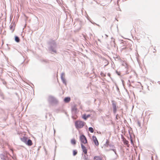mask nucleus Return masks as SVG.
Instances as JSON below:
<instances>
[{"mask_svg":"<svg viewBox=\"0 0 160 160\" xmlns=\"http://www.w3.org/2000/svg\"><path fill=\"white\" fill-rule=\"evenodd\" d=\"M49 47L48 48L49 51L52 53H57L56 49L57 45L55 41L52 40L49 42L48 43Z\"/></svg>","mask_w":160,"mask_h":160,"instance_id":"1","label":"nucleus"},{"mask_svg":"<svg viewBox=\"0 0 160 160\" xmlns=\"http://www.w3.org/2000/svg\"><path fill=\"white\" fill-rule=\"evenodd\" d=\"M48 102L52 105H56L58 102V100L54 97L51 95L48 96Z\"/></svg>","mask_w":160,"mask_h":160,"instance_id":"2","label":"nucleus"},{"mask_svg":"<svg viewBox=\"0 0 160 160\" xmlns=\"http://www.w3.org/2000/svg\"><path fill=\"white\" fill-rule=\"evenodd\" d=\"M85 122L81 121H77L75 122V124L76 128L78 129L82 128L84 125Z\"/></svg>","mask_w":160,"mask_h":160,"instance_id":"3","label":"nucleus"},{"mask_svg":"<svg viewBox=\"0 0 160 160\" xmlns=\"http://www.w3.org/2000/svg\"><path fill=\"white\" fill-rule=\"evenodd\" d=\"M80 140L82 143V144H85L88 143L87 138L83 134L81 135L80 136Z\"/></svg>","mask_w":160,"mask_h":160,"instance_id":"4","label":"nucleus"},{"mask_svg":"<svg viewBox=\"0 0 160 160\" xmlns=\"http://www.w3.org/2000/svg\"><path fill=\"white\" fill-rule=\"evenodd\" d=\"M112 105L113 108V113L115 114L117 111V107H116V103H115V102L113 101H112Z\"/></svg>","mask_w":160,"mask_h":160,"instance_id":"5","label":"nucleus"},{"mask_svg":"<svg viewBox=\"0 0 160 160\" xmlns=\"http://www.w3.org/2000/svg\"><path fill=\"white\" fill-rule=\"evenodd\" d=\"M65 76V73L64 72H62L61 75V79L64 84L66 86L67 85V83L65 79L64 78V77Z\"/></svg>","mask_w":160,"mask_h":160,"instance_id":"6","label":"nucleus"},{"mask_svg":"<svg viewBox=\"0 0 160 160\" xmlns=\"http://www.w3.org/2000/svg\"><path fill=\"white\" fill-rule=\"evenodd\" d=\"M81 145L83 152H84V154H87V150L86 148L82 144H81Z\"/></svg>","mask_w":160,"mask_h":160,"instance_id":"7","label":"nucleus"},{"mask_svg":"<svg viewBox=\"0 0 160 160\" xmlns=\"http://www.w3.org/2000/svg\"><path fill=\"white\" fill-rule=\"evenodd\" d=\"M92 139L93 142L95 144L96 146H98L99 145V143L98 140L96 136H93L92 137Z\"/></svg>","mask_w":160,"mask_h":160,"instance_id":"8","label":"nucleus"},{"mask_svg":"<svg viewBox=\"0 0 160 160\" xmlns=\"http://www.w3.org/2000/svg\"><path fill=\"white\" fill-rule=\"evenodd\" d=\"M28 139V138L26 137H23L22 138H21V141L25 144Z\"/></svg>","mask_w":160,"mask_h":160,"instance_id":"9","label":"nucleus"},{"mask_svg":"<svg viewBox=\"0 0 160 160\" xmlns=\"http://www.w3.org/2000/svg\"><path fill=\"white\" fill-rule=\"evenodd\" d=\"M26 144L28 146H31L32 144V140L30 139H28Z\"/></svg>","mask_w":160,"mask_h":160,"instance_id":"10","label":"nucleus"},{"mask_svg":"<svg viewBox=\"0 0 160 160\" xmlns=\"http://www.w3.org/2000/svg\"><path fill=\"white\" fill-rule=\"evenodd\" d=\"M90 116V115L89 114L88 115H86V114H84L82 117V118L85 120H86L87 118Z\"/></svg>","mask_w":160,"mask_h":160,"instance_id":"11","label":"nucleus"},{"mask_svg":"<svg viewBox=\"0 0 160 160\" xmlns=\"http://www.w3.org/2000/svg\"><path fill=\"white\" fill-rule=\"evenodd\" d=\"M71 100V98L69 97H67L64 98V101L65 102L68 103V102Z\"/></svg>","mask_w":160,"mask_h":160,"instance_id":"12","label":"nucleus"},{"mask_svg":"<svg viewBox=\"0 0 160 160\" xmlns=\"http://www.w3.org/2000/svg\"><path fill=\"white\" fill-rule=\"evenodd\" d=\"M103 62H104L105 64V65L104 66V67H105L107 65H108V64L109 62H108V61L107 59L104 58L103 59Z\"/></svg>","mask_w":160,"mask_h":160,"instance_id":"13","label":"nucleus"},{"mask_svg":"<svg viewBox=\"0 0 160 160\" xmlns=\"http://www.w3.org/2000/svg\"><path fill=\"white\" fill-rule=\"evenodd\" d=\"M15 41L17 42H19L20 39L17 36H15Z\"/></svg>","mask_w":160,"mask_h":160,"instance_id":"14","label":"nucleus"},{"mask_svg":"<svg viewBox=\"0 0 160 160\" xmlns=\"http://www.w3.org/2000/svg\"><path fill=\"white\" fill-rule=\"evenodd\" d=\"M14 24H13V25H12L11 24L10 26V30H11L12 31V32L14 30Z\"/></svg>","mask_w":160,"mask_h":160,"instance_id":"15","label":"nucleus"},{"mask_svg":"<svg viewBox=\"0 0 160 160\" xmlns=\"http://www.w3.org/2000/svg\"><path fill=\"white\" fill-rule=\"evenodd\" d=\"M83 158L85 160H90V159L88 158L87 154H84V155L83 157Z\"/></svg>","mask_w":160,"mask_h":160,"instance_id":"16","label":"nucleus"},{"mask_svg":"<svg viewBox=\"0 0 160 160\" xmlns=\"http://www.w3.org/2000/svg\"><path fill=\"white\" fill-rule=\"evenodd\" d=\"M94 160H102L99 157L95 156L94 157Z\"/></svg>","mask_w":160,"mask_h":160,"instance_id":"17","label":"nucleus"},{"mask_svg":"<svg viewBox=\"0 0 160 160\" xmlns=\"http://www.w3.org/2000/svg\"><path fill=\"white\" fill-rule=\"evenodd\" d=\"M88 130L91 133H93L94 132V129L91 127L89 128Z\"/></svg>","mask_w":160,"mask_h":160,"instance_id":"18","label":"nucleus"},{"mask_svg":"<svg viewBox=\"0 0 160 160\" xmlns=\"http://www.w3.org/2000/svg\"><path fill=\"white\" fill-rule=\"evenodd\" d=\"M76 142L75 139H73L71 140V143L72 144L74 145L76 144Z\"/></svg>","mask_w":160,"mask_h":160,"instance_id":"19","label":"nucleus"},{"mask_svg":"<svg viewBox=\"0 0 160 160\" xmlns=\"http://www.w3.org/2000/svg\"><path fill=\"white\" fill-rule=\"evenodd\" d=\"M123 143L124 144L128 146V145L129 142L128 140H126V139H125L123 141Z\"/></svg>","mask_w":160,"mask_h":160,"instance_id":"20","label":"nucleus"},{"mask_svg":"<svg viewBox=\"0 0 160 160\" xmlns=\"http://www.w3.org/2000/svg\"><path fill=\"white\" fill-rule=\"evenodd\" d=\"M77 151L76 150H74L73 151V155L74 156H75L77 154Z\"/></svg>","mask_w":160,"mask_h":160,"instance_id":"21","label":"nucleus"},{"mask_svg":"<svg viewBox=\"0 0 160 160\" xmlns=\"http://www.w3.org/2000/svg\"><path fill=\"white\" fill-rule=\"evenodd\" d=\"M41 62H44L45 63H47L48 62V61L46 59H43L42 60H41Z\"/></svg>","mask_w":160,"mask_h":160,"instance_id":"22","label":"nucleus"},{"mask_svg":"<svg viewBox=\"0 0 160 160\" xmlns=\"http://www.w3.org/2000/svg\"><path fill=\"white\" fill-rule=\"evenodd\" d=\"M108 146H109L111 148H115L114 146L111 143L108 144Z\"/></svg>","mask_w":160,"mask_h":160,"instance_id":"23","label":"nucleus"},{"mask_svg":"<svg viewBox=\"0 0 160 160\" xmlns=\"http://www.w3.org/2000/svg\"><path fill=\"white\" fill-rule=\"evenodd\" d=\"M109 142V141L108 140H107V141L106 142L105 144L107 147H108V144H110Z\"/></svg>","mask_w":160,"mask_h":160,"instance_id":"24","label":"nucleus"},{"mask_svg":"<svg viewBox=\"0 0 160 160\" xmlns=\"http://www.w3.org/2000/svg\"><path fill=\"white\" fill-rule=\"evenodd\" d=\"M110 150L113 151L114 152L115 151V150H116L115 149V148H112L110 149Z\"/></svg>","mask_w":160,"mask_h":160,"instance_id":"25","label":"nucleus"},{"mask_svg":"<svg viewBox=\"0 0 160 160\" xmlns=\"http://www.w3.org/2000/svg\"><path fill=\"white\" fill-rule=\"evenodd\" d=\"M137 123H138V126L139 127H141V124H140V122L139 121H138Z\"/></svg>","mask_w":160,"mask_h":160,"instance_id":"26","label":"nucleus"},{"mask_svg":"<svg viewBox=\"0 0 160 160\" xmlns=\"http://www.w3.org/2000/svg\"><path fill=\"white\" fill-rule=\"evenodd\" d=\"M119 116V115L118 114H117L116 115V119H118V117H119H119L118 116Z\"/></svg>","mask_w":160,"mask_h":160,"instance_id":"27","label":"nucleus"},{"mask_svg":"<svg viewBox=\"0 0 160 160\" xmlns=\"http://www.w3.org/2000/svg\"><path fill=\"white\" fill-rule=\"evenodd\" d=\"M77 110V108H72V110H73V111H74V110Z\"/></svg>","mask_w":160,"mask_h":160,"instance_id":"28","label":"nucleus"},{"mask_svg":"<svg viewBox=\"0 0 160 160\" xmlns=\"http://www.w3.org/2000/svg\"><path fill=\"white\" fill-rule=\"evenodd\" d=\"M130 140H131V143H132L133 142L132 139V138H131V137H130Z\"/></svg>","mask_w":160,"mask_h":160,"instance_id":"29","label":"nucleus"},{"mask_svg":"<svg viewBox=\"0 0 160 160\" xmlns=\"http://www.w3.org/2000/svg\"><path fill=\"white\" fill-rule=\"evenodd\" d=\"M3 83L4 84V85H5L6 84V82L5 81H3Z\"/></svg>","mask_w":160,"mask_h":160,"instance_id":"30","label":"nucleus"},{"mask_svg":"<svg viewBox=\"0 0 160 160\" xmlns=\"http://www.w3.org/2000/svg\"><path fill=\"white\" fill-rule=\"evenodd\" d=\"M90 22L93 24H95V23H96L95 22H92L91 21H90Z\"/></svg>","mask_w":160,"mask_h":160,"instance_id":"31","label":"nucleus"},{"mask_svg":"<svg viewBox=\"0 0 160 160\" xmlns=\"http://www.w3.org/2000/svg\"><path fill=\"white\" fill-rule=\"evenodd\" d=\"M116 72L118 75H120V74L119 72H118V71H117Z\"/></svg>","mask_w":160,"mask_h":160,"instance_id":"32","label":"nucleus"},{"mask_svg":"<svg viewBox=\"0 0 160 160\" xmlns=\"http://www.w3.org/2000/svg\"><path fill=\"white\" fill-rule=\"evenodd\" d=\"M115 154L117 156V154L116 152V150H115V152H114Z\"/></svg>","mask_w":160,"mask_h":160,"instance_id":"33","label":"nucleus"},{"mask_svg":"<svg viewBox=\"0 0 160 160\" xmlns=\"http://www.w3.org/2000/svg\"><path fill=\"white\" fill-rule=\"evenodd\" d=\"M156 49H154V51H153V52H156Z\"/></svg>","mask_w":160,"mask_h":160,"instance_id":"34","label":"nucleus"},{"mask_svg":"<svg viewBox=\"0 0 160 160\" xmlns=\"http://www.w3.org/2000/svg\"><path fill=\"white\" fill-rule=\"evenodd\" d=\"M95 25H97L98 26V27H100V26L99 24H97V23H95Z\"/></svg>","mask_w":160,"mask_h":160,"instance_id":"35","label":"nucleus"},{"mask_svg":"<svg viewBox=\"0 0 160 160\" xmlns=\"http://www.w3.org/2000/svg\"><path fill=\"white\" fill-rule=\"evenodd\" d=\"M55 130L54 129V134H55Z\"/></svg>","mask_w":160,"mask_h":160,"instance_id":"36","label":"nucleus"},{"mask_svg":"<svg viewBox=\"0 0 160 160\" xmlns=\"http://www.w3.org/2000/svg\"><path fill=\"white\" fill-rule=\"evenodd\" d=\"M105 35L106 36L107 38L108 37V36L106 34H105Z\"/></svg>","mask_w":160,"mask_h":160,"instance_id":"37","label":"nucleus"},{"mask_svg":"<svg viewBox=\"0 0 160 160\" xmlns=\"http://www.w3.org/2000/svg\"><path fill=\"white\" fill-rule=\"evenodd\" d=\"M158 83L159 84H160V81H158Z\"/></svg>","mask_w":160,"mask_h":160,"instance_id":"38","label":"nucleus"},{"mask_svg":"<svg viewBox=\"0 0 160 160\" xmlns=\"http://www.w3.org/2000/svg\"><path fill=\"white\" fill-rule=\"evenodd\" d=\"M110 73H108V76H110Z\"/></svg>","mask_w":160,"mask_h":160,"instance_id":"39","label":"nucleus"}]
</instances>
